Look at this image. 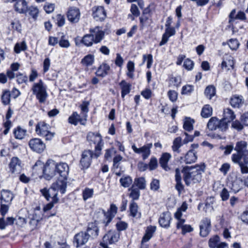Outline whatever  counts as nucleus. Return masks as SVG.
Returning <instances> with one entry per match:
<instances>
[{"instance_id":"obj_58","label":"nucleus","mask_w":248,"mask_h":248,"mask_svg":"<svg viewBox=\"0 0 248 248\" xmlns=\"http://www.w3.org/2000/svg\"><path fill=\"white\" fill-rule=\"evenodd\" d=\"M10 204L0 202V213L3 217H4L8 212Z\"/></svg>"},{"instance_id":"obj_2","label":"nucleus","mask_w":248,"mask_h":248,"mask_svg":"<svg viewBox=\"0 0 248 248\" xmlns=\"http://www.w3.org/2000/svg\"><path fill=\"white\" fill-rule=\"evenodd\" d=\"M205 167L203 165L186 167L182 170L183 179L186 186L199 183L202 180V174L204 172Z\"/></svg>"},{"instance_id":"obj_8","label":"nucleus","mask_w":248,"mask_h":248,"mask_svg":"<svg viewBox=\"0 0 248 248\" xmlns=\"http://www.w3.org/2000/svg\"><path fill=\"white\" fill-rule=\"evenodd\" d=\"M120 238V233L116 231H108L103 237L100 246L103 248H111L108 245H111L117 242Z\"/></svg>"},{"instance_id":"obj_13","label":"nucleus","mask_w":248,"mask_h":248,"mask_svg":"<svg viewBox=\"0 0 248 248\" xmlns=\"http://www.w3.org/2000/svg\"><path fill=\"white\" fill-rule=\"evenodd\" d=\"M153 146L152 143H147L140 148H137L135 144L132 145V149L135 153L141 154L143 159L147 158L151 154V149Z\"/></svg>"},{"instance_id":"obj_11","label":"nucleus","mask_w":248,"mask_h":248,"mask_svg":"<svg viewBox=\"0 0 248 248\" xmlns=\"http://www.w3.org/2000/svg\"><path fill=\"white\" fill-rule=\"evenodd\" d=\"M93 157H95L94 153L93 154V151L90 150H84L82 152L80 161L82 169H87L90 167L92 159Z\"/></svg>"},{"instance_id":"obj_50","label":"nucleus","mask_w":248,"mask_h":248,"mask_svg":"<svg viewBox=\"0 0 248 248\" xmlns=\"http://www.w3.org/2000/svg\"><path fill=\"white\" fill-rule=\"evenodd\" d=\"M219 241V237L218 235H215L211 237L208 242L209 247L210 248H216Z\"/></svg>"},{"instance_id":"obj_1","label":"nucleus","mask_w":248,"mask_h":248,"mask_svg":"<svg viewBox=\"0 0 248 248\" xmlns=\"http://www.w3.org/2000/svg\"><path fill=\"white\" fill-rule=\"evenodd\" d=\"M248 143L246 141L241 140L236 143L234 149L236 153L233 154L232 156V161L239 165L242 174L248 173V156L245 155L247 154L248 150H247Z\"/></svg>"},{"instance_id":"obj_57","label":"nucleus","mask_w":248,"mask_h":248,"mask_svg":"<svg viewBox=\"0 0 248 248\" xmlns=\"http://www.w3.org/2000/svg\"><path fill=\"white\" fill-rule=\"evenodd\" d=\"M194 90V86L191 85L184 86L182 89V94H187L190 93Z\"/></svg>"},{"instance_id":"obj_26","label":"nucleus","mask_w":248,"mask_h":248,"mask_svg":"<svg viewBox=\"0 0 248 248\" xmlns=\"http://www.w3.org/2000/svg\"><path fill=\"white\" fill-rule=\"evenodd\" d=\"M110 70L109 65L107 63L103 62L99 66L95 73L97 76L104 77L108 75Z\"/></svg>"},{"instance_id":"obj_45","label":"nucleus","mask_w":248,"mask_h":248,"mask_svg":"<svg viewBox=\"0 0 248 248\" xmlns=\"http://www.w3.org/2000/svg\"><path fill=\"white\" fill-rule=\"evenodd\" d=\"M132 178L129 176H124L120 179V183L122 186L128 187L132 183Z\"/></svg>"},{"instance_id":"obj_42","label":"nucleus","mask_w":248,"mask_h":248,"mask_svg":"<svg viewBox=\"0 0 248 248\" xmlns=\"http://www.w3.org/2000/svg\"><path fill=\"white\" fill-rule=\"evenodd\" d=\"M230 104L233 107L239 108L243 104L242 96H233L231 99Z\"/></svg>"},{"instance_id":"obj_14","label":"nucleus","mask_w":248,"mask_h":248,"mask_svg":"<svg viewBox=\"0 0 248 248\" xmlns=\"http://www.w3.org/2000/svg\"><path fill=\"white\" fill-rule=\"evenodd\" d=\"M211 228V220L210 219L205 217L202 219L200 222V234L202 237L207 236Z\"/></svg>"},{"instance_id":"obj_61","label":"nucleus","mask_w":248,"mask_h":248,"mask_svg":"<svg viewBox=\"0 0 248 248\" xmlns=\"http://www.w3.org/2000/svg\"><path fill=\"white\" fill-rule=\"evenodd\" d=\"M220 195L222 200L223 201H227L229 199L230 196L229 192L226 188H224L222 190Z\"/></svg>"},{"instance_id":"obj_18","label":"nucleus","mask_w":248,"mask_h":248,"mask_svg":"<svg viewBox=\"0 0 248 248\" xmlns=\"http://www.w3.org/2000/svg\"><path fill=\"white\" fill-rule=\"evenodd\" d=\"M92 11V16L96 21H102L106 18V13L103 6H94Z\"/></svg>"},{"instance_id":"obj_38","label":"nucleus","mask_w":248,"mask_h":248,"mask_svg":"<svg viewBox=\"0 0 248 248\" xmlns=\"http://www.w3.org/2000/svg\"><path fill=\"white\" fill-rule=\"evenodd\" d=\"M81 42L87 47L91 46L93 44H95L93 36L92 35L90 32L89 34L84 35L82 37Z\"/></svg>"},{"instance_id":"obj_44","label":"nucleus","mask_w":248,"mask_h":248,"mask_svg":"<svg viewBox=\"0 0 248 248\" xmlns=\"http://www.w3.org/2000/svg\"><path fill=\"white\" fill-rule=\"evenodd\" d=\"M129 191H130L129 194V197L131 198L133 201L137 200L139 199L140 196V190L137 188L132 186L129 189Z\"/></svg>"},{"instance_id":"obj_12","label":"nucleus","mask_w":248,"mask_h":248,"mask_svg":"<svg viewBox=\"0 0 248 248\" xmlns=\"http://www.w3.org/2000/svg\"><path fill=\"white\" fill-rule=\"evenodd\" d=\"M29 145L32 151L38 153H41L46 148V144L41 139L38 138L30 140Z\"/></svg>"},{"instance_id":"obj_52","label":"nucleus","mask_w":248,"mask_h":248,"mask_svg":"<svg viewBox=\"0 0 248 248\" xmlns=\"http://www.w3.org/2000/svg\"><path fill=\"white\" fill-rule=\"evenodd\" d=\"M59 46L63 48H68L70 46V43L69 41L66 39L65 36L62 35L60 40L59 41Z\"/></svg>"},{"instance_id":"obj_17","label":"nucleus","mask_w":248,"mask_h":248,"mask_svg":"<svg viewBox=\"0 0 248 248\" xmlns=\"http://www.w3.org/2000/svg\"><path fill=\"white\" fill-rule=\"evenodd\" d=\"M89 31L93 36L95 44L100 43L104 38L105 32L99 26L90 29Z\"/></svg>"},{"instance_id":"obj_53","label":"nucleus","mask_w":248,"mask_h":248,"mask_svg":"<svg viewBox=\"0 0 248 248\" xmlns=\"http://www.w3.org/2000/svg\"><path fill=\"white\" fill-rule=\"evenodd\" d=\"M16 78V81L19 84L27 83L28 79V77L23 74H17Z\"/></svg>"},{"instance_id":"obj_40","label":"nucleus","mask_w":248,"mask_h":248,"mask_svg":"<svg viewBox=\"0 0 248 248\" xmlns=\"http://www.w3.org/2000/svg\"><path fill=\"white\" fill-rule=\"evenodd\" d=\"M213 109L209 105L203 106L201 111V116L203 118H208L212 114Z\"/></svg>"},{"instance_id":"obj_5","label":"nucleus","mask_w":248,"mask_h":248,"mask_svg":"<svg viewBox=\"0 0 248 248\" xmlns=\"http://www.w3.org/2000/svg\"><path fill=\"white\" fill-rule=\"evenodd\" d=\"M87 139L91 144L93 143L95 145L94 155L95 158H97L101 154V150L103 145L101 135L99 133L90 132L87 135Z\"/></svg>"},{"instance_id":"obj_25","label":"nucleus","mask_w":248,"mask_h":248,"mask_svg":"<svg viewBox=\"0 0 248 248\" xmlns=\"http://www.w3.org/2000/svg\"><path fill=\"white\" fill-rule=\"evenodd\" d=\"M14 198L13 194L10 191L7 190H2L1 192L0 202L11 204Z\"/></svg>"},{"instance_id":"obj_3","label":"nucleus","mask_w":248,"mask_h":248,"mask_svg":"<svg viewBox=\"0 0 248 248\" xmlns=\"http://www.w3.org/2000/svg\"><path fill=\"white\" fill-rule=\"evenodd\" d=\"M66 179H59L55 183H53L50 188L47 189L46 188L40 190L42 194L47 200H49L51 196H53L54 202H58L59 199L57 197L58 191H60L62 194H64L66 191L67 187Z\"/></svg>"},{"instance_id":"obj_49","label":"nucleus","mask_w":248,"mask_h":248,"mask_svg":"<svg viewBox=\"0 0 248 248\" xmlns=\"http://www.w3.org/2000/svg\"><path fill=\"white\" fill-rule=\"evenodd\" d=\"M204 93L208 98L211 99L215 95V88L213 86H207L205 89Z\"/></svg>"},{"instance_id":"obj_43","label":"nucleus","mask_w":248,"mask_h":248,"mask_svg":"<svg viewBox=\"0 0 248 248\" xmlns=\"http://www.w3.org/2000/svg\"><path fill=\"white\" fill-rule=\"evenodd\" d=\"M182 145V138L180 137L175 138L173 141L172 150L175 152L179 153L180 152V148Z\"/></svg>"},{"instance_id":"obj_6","label":"nucleus","mask_w":248,"mask_h":248,"mask_svg":"<svg viewBox=\"0 0 248 248\" xmlns=\"http://www.w3.org/2000/svg\"><path fill=\"white\" fill-rule=\"evenodd\" d=\"M49 128V124L41 121L36 125L35 132L38 135L44 137L46 140H50L54 137L55 133L50 132Z\"/></svg>"},{"instance_id":"obj_47","label":"nucleus","mask_w":248,"mask_h":248,"mask_svg":"<svg viewBox=\"0 0 248 248\" xmlns=\"http://www.w3.org/2000/svg\"><path fill=\"white\" fill-rule=\"evenodd\" d=\"M11 93L9 91H4L3 92L1 96V99L2 104L4 105H7L10 103Z\"/></svg>"},{"instance_id":"obj_7","label":"nucleus","mask_w":248,"mask_h":248,"mask_svg":"<svg viewBox=\"0 0 248 248\" xmlns=\"http://www.w3.org/2000/svg\"><path fill=\"white\" fill-rule=\"evenodd\" d=\"M207 126L212 131L218 129L224 132L228 128V124L226 122H224L222 119L219 120L216 117H213L209 119Z\"/></svg>"},{"instance_id":"obj_19","label":"nucleus","mask_w":248,"mask_h":248,"mask_svg":"<svg viewBox=\"0 0 248 248\" xmlns=\"http://www.w3.org/2000/svg\"><path fill=\"white\" fill-rule=\"evenodd\" d=\"M80 16L79 10L76 7H70L67 13L68 19L72 23L78 22L80 19Z\"/></svg>"},{"instance_id":"obj_63","label":"nucleus","mask_w":248,"mask_h":248,"mask_svg":"<svg viewBox=\"0 0 248 248\" xmlns=\"http://www.w3.org/2000/svg\"><path fill=\"white\" fill-rule=\"evenodd\" d=\"M230 165L229 163H225L222 165L219 170L225 175L230 169Z\"/></svg>"},{"instance_id":"obj_16","label":"nucleus","mask_w":248,"mask_h":248,"mask_svg":"<svg viewBox=\"0 0 248 248\" xmlns=\"http://www.w3.org/2000/svg\"><path fill=\"white\" fill-rule=\"evenodd\" d=\"M69 171L68 164L65 162H57L56 174H58L62 179L67 178Z\"/></svg>"},{"instance_id":"obj_15","label":"nucleus","mask_w":248,"mask_h":248,"mask_svg":"<svg viewBox=\"0 0 248 248\" xmlns=\"http://www.w3.org/2000/svg\"><path fill=\"white\" fill-rule=\"evenodd\" d=\"M117 206L115 204H112L110 205L109 210L107 213H105L104 211L101 213L99 212L105 217L103 222L105 224V226H107L111 222L112 219L117 213Z\"/></svg>"},{"instance_id":"obj_62","label":"nucleus","mask_w":248,"mask_h":248,"mask_svg":"<svg viewBox=\"0 0 248 248\" xmlns=\"http://www.w3.org/2000/svg\"><path fill=\"white\" fill-rule=\"evenodd\" d=\"M56 21L57 24L59 27L62 26L65 23V18L64 16L60 14L57 15L56 16Z\"/></svg>"},{"instance_id":"obj_23","label":"nucleus","mask_w":248,"mask_h":248,"mask_svg":"<svg viewBox=\"0 0 248 248\" xmlns=\"http://www.w3.org/2000/svg\"><path fill=\"white\" fill-rule=\"evenodd\" d=\"M86 232L89 238L91 237L93 239L96 238L98 235L99 228L96 222L89 223Z\"/></svg>"},{"instance_id":"obj_30","label":"nucleus","mask_w":248,"mask_h":248,"mask_svg":"<svg viewBox=\"0 0 248 248\" xmlns=\"http://www.w3.org/2000/svg\"><path fill=\"white\" fill-rule=\"evenodd\" d=\"M94 62V56L89 54L85 56L81 60L80 63L83 66L88 67L92 66Z\"/></svg>"},{"instance_id":"obj_27","label":"nucleus","mask_w":248,"mask_h":248,"mask_svg":"<svg viewBox=\"0 0 248 248\" xmlns=\"http://www.w3.org/2000/svg\"><path fill=\"white\" fill-rule=\"evenodd\" d=\"M235 118V115L234 112L229 108H226L224 109L223 117L222 120L224 122H226L228 124V123L233 121Z\"/></svg>"},{"instance_id":"obj_41","label":"nucleus","mask_w":248,"mask_h":248,"mask_svg":"<svg viewBox=\"0 0 248 248\" xmlns=\"http://www.w3.org/2000/svg\"><path fill=\"white\" fill-rule=\"evenodd\" d=\"M127 71L126 72V75L130 78H134L135 71V64L132 61H129L127 63Z\"/></svg>"},{"instance_id":"obj_35","label":"nucleus","mask_w":248,"mask_h":248,"mask_svg":"<svg viewBox=\"0 0 248 248\" xmlns=\"http://www.w3.org/2000/svg\"><path fill=\"white\" fill-rule=\"evenodd\" d=\"M15 10L20 13L26 11L27 3L25 0H18L15 4Z\"/></svg>"},{"instance_id":"obj_22","label":"nucleus","mask_w":248,"mask_h":248,"mask_svg":"<svg viewBox=\"0 0 248 248\" xmlns=\"http://www.w3.org/2000/svg\"><path fill=\"white\" fill-rule=\"evenodd\" d=\"M171 219V214L169 212L167 211L164 212L160 215L158 222L160 226L162 227L168 228L170 227Z\"/></svg>"},{"instance_id":"obj_54","label":"nucleus","mask_w":248,"mask_h":248,"mask_svg":"<svg viewBox=\"0 0 248 248\" xmlns=\"http://www.w3.org/2000/svg\"><path fill=\"white\" fill-rule=\"evenodd\" d=\"M143 62L147 61V67L148 68H151L153 62L152 55L151 54L143 55Z\"/></svg>"},{"instance_id":"obj_48","label":"nucleus","mask_w":248,"mask_h":248,"mask_svg":"<svg viewBox=\"0 0 248 248\" xmlns=\"http://www.w3.org/2000/svg\"><path fill=\"white\" fill-rule=\"evenodd\" d=\"M93 189L88 187L85 188L82 191V197L84 201H86L93 197Z\"/></svg>"},{"instance_id":"obj_9","label":"nucleus","mask_w":248,"mask_h":248,"mask_svg":"<svg viewBox=\"0 0 248 248\" xmlns=\"http://www.w3.org/2000/svg\"><path fill=\"white\" fill-rule=\"evenodd\" d=\"M9 171L12 175H16L20 174L23 168V164L17 157H12L8 164Z\"/></svg>"},{"instance_id":"obj_36","label":"nucleus","mask_w":248,"mask_h":248,"mask_svg":"<svg viewBox=\"0 0 248 248\" xmlns=\"http://www.w3.org/2000/svg\"><path fill=\"white\" fill-rule=\"evenodd\" d=\"M138 208L137 204L135 202H131L129 205L130 216L134 217L140 218L141 214L138 211Z\"/></svg>"},{"instance_id":"obj_29","label":"nucleus","mask_w":248,"mask_h":248,"mask_svg":"<svg viewBox=\"0 0 248 248\" xmlns=\"http://www.w3.org/2000/svg\"><path fill=\"white\" fill-rule=\"evenodd\" d=\"M234 64L233 58L230 55L226 56L223 58V60L221 63L222 69H225L227 70L232 68Z\"/></svg>"},{"instance_id":"obj_32","label":"nucleus","mask_w":248,"mask_h":248,"mask_svg":"<svg viewBox=\"0 0 248 248\" xmlns=\"http://www.w3.org/2000/svg\"><path fill=\"white\" fill-rule=\"evenodd\" d=\"M119 85L122 90V97L124 98L126 95L130 93L131 85L130 83H127L124 80H122L119 83Z\"/></svg>"},{"instance_id":"obj_10","label":"nucleus","mask_w":248,"mask_h":248,"mask_svg":"<svg viewBox=\"0 0 248 248\" xmlns=\"http://www.w3.org/2000/svg\"><path fill=\"white\" fill-rule=\"evenodd\" d=\"M57 162L53 160L49 159L44 166L43 173L46 179L49 180L56 174Z\"/></svg>"},{"instance_id":"obj_4","label":"nucleus","mask_w":248,"mask_h":248,"mask_svg":"<svg viewBox=\"0 0 248 248\" xmlns=\"http://www.w3.org/2000/svg\"><path fill=\"white\" fill-rule=\"evenodd\" d=\"M46 89V85L41 79L32 85L31 87L32 93L35 95L40 103H45L47 98L48 93Z\"/></svg>"},{"instance_id":"obj_39","label":"nucleus","mask_w":248,"mask_h":248,"mask_svg":"<svg viewBox=\"0 0 248 248\" xmlns=\"http://www.w3.org/2000/svg\"><path fill=\"white\" fill-rule=\"evenodd\" d=\"M195 123L194 119L189 117H186L184 120L183 128L187 131H191L193 129V124Z\"/></svg>"},{"instance_id":"obj_51","label":"nucleus","mask_w":248,"mask_h":248,"mask_svg":"<svg viewBox=\"0 0 248 248\" xmlns=\"http://www.w3.org/2000/svg\"><path fill=\"white\" fill-rule=\"evenodd\" d=\"M228 45L232 50H236L239 46V43L236 39H231L228 41Z\"/></svg>"},{"instance_id":"obj_37","label":"nucleus","mask_w":248,"mask_h":248,"mask_svg":"<svg viewBox=\"0 0 248 248\" xmlns=\"http://www.w3.org/2000/svg\"><path fill=\"white\" fill-rule=\"evenodd\" d=\"M197 158V157L194 151L190 150L186 155L184 161L186 164H191L195 162Z\"/></svg>"},{"instance_id":"obj_34","label":"nucleus","mask_w":248,"mask_h":248,"mask_svg":"<svg viewBox=\"0 0 248 248\" xmlns=\"http://www.w3.org/2000/svg\"><path fill=\"white\" fill-rule=\"evenodd\" d=\"M132 186H134V187L137 186L139 190L144 189L146 186V182L145 178L143 177L136 178L134 179Z\"/></svg>"},{"instance_id":"obj_59","label":"nucleus","mask_w":248,"mask_h":248,"mask_svg":"<svg viewBox=\"0 0 248 248\" xmlns=\"http://www.w3.org/2000/svg\"><path fill=\"white\" fill-rule=\"evenodd\" d=\"M151 189L154 191L157 190L159 188V181L157 179H153L150 184Z\"/></svg>"},{"instance_id":"obj_21","label":"nucleus","mask_w":248,"mask_h":248,"mask_svg":"<svg viewBox=\"0 0 248 248\" xmlns=\"http://www.w3.org/2000/svg\"><path fill=\"white\" fill-rule=\"evenodd\" d=\"M89 239V236L86 232H80L75 235L74 241L77 243V247H78L85 245Z\"/></svg>"},{"instance_id":"obj_60","label":"nucleus","mask_w":248,"mask_h":248,"mask_svg":"<svg viewBox=\"0 0 248 248\" xmlns=\"http://www.w3.org/2000/svg\"><path fill=\"white\" fill-rule=\"evenodd\" d=\"M157 166V160L155 157H152L150 159L149 167L150 170H154L156 168Z\"/></svg>"},{"instance_id":"obj_28","label":"nucleus","mask_w":248,"mask_h":248,"mask_svg":"<svg viewBox=\"0 0 248 248\" xmlns=\"http://www.w3.org/2000/svg\"><path fill=\"white\" fill-rule=\"evenodd\" d=\"M243 182L241 178H236L229 186L232 190L235 193L238 192L242 189Z\"/></svg>"},{"instance_id":"obj_31","label":"nucleus","mask_w":248,"mask_h":248,"mask_svg":"<svg viewBox=\"0 0 248 248\" xmlns=\"http://www.w3.org/2000/svg\"><path fill=\"white\" fill-rule=\"evenodd\" d=\"M175 181L176 182L175 188L178 191L179 193L180 194L182 191H183L184 189V186L182 184V178L180 173V171L179 169H176L175 170Z\"/></svg>"},{"instance_id":"obj_56","label":"nucleus","mask_w":248,"mask_h":248,"mask_svg":"<svg viewBox=\"0 0 248 248\" xmlns=\"http://www.w3.org/2000/svg\"><path fill=\"white\" fill-rule=\"evenodd\" d=\"M194 62L189 59L185 60L184 62V67L187 70H191L194 67Z\"/></svg>"},{"instance_id":"obj_46","label":"nucleus","mask_w":248,"mask_h":248,"mask_svg":"<svg viewBox=\"0 0 248 248\" xmlns=\"http://www.w3.org/2000/svg\"><path fill=\"white\" fill-rule=\"evenodd\" d=\"M27 46L25 41L16 43L14 47L15 52L16 53H19L22 51H25L27 49Z\"/></svg>"},{"instance_id":"obj_20","label":"nucleus","mask_w":248,"mask_h":248,"mask_svg":"<svg viewBox=\"0 0 248 248\" xmlns=\"http://www.w3.org/2000/svg\"><path fill=\"white\" fill-rule=\"evenodd\" d=\"M83 116L84 118H81L80 115L77 112H74L69 117L68 122L75 125H77L78 122L82 125H85L87 115L85 114Z\"/></svg>"},{"instance_id":"obj_24","label":"nucleus","mask_w":248,"mask_h":248,"mask_svg":"<svg viewBox=\"0 0 248 248\" xmlns=\"http://www.w3.org/2000/svg\"><path fill=\"white\" fill-rule=\"evenodd\" d=\"M171 157V155L168 153L162 154L159 159V164L161 167L166 171L170 170V168L168 165V162Z\"/></svg>"},{"instance_id":"obj_55","label":"nucleus","mask_w":248,"mask_h":248,"mask_svg":"<svg viewBox=\"0 0 248 248\" xmlns=\"http://www.w3.org/2000/svg\"><path fill=\"white\" fill-rule=\"evenodd\" d=\"M116 227L118 231H123L127 228L128 224L124 221H120L116 224Z\"/></svg>"},{"instance_id":"obj_33","label":"nucleus","mask_w":248,"mask_h":248,"mask_svg":"<svg viewBox=\"0 0 248 248\" xmlns=\"http://www.w3.org/2000/svg\"><path fill=\"white\" fill-rule=\"evenodd\" d=\"M27 133L26 129L18 126L14 129L13 134L15 138L18 140H22L24 138Z\"/></svg>"},{"instance_id":"obj_64","label":"nucleus","mask_w":248,"mask_h":248,"mask_svg":"<svg viewBox=\"0 0 248 248\" xmlns=\"http://www.w3.org/2000/svg\"><path fill=\"white\" fill-rule=\"evenodd\" d=\"M115 64L121 67L124 63V59L119 53L116 54V58L115 61Z\"/></svg>"}]
</instances>
